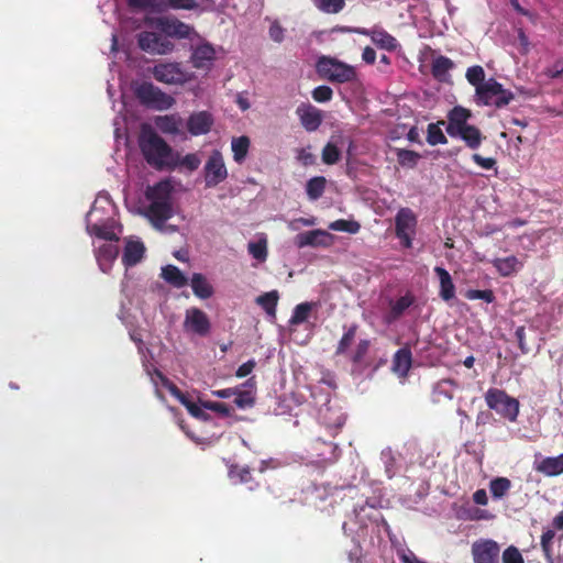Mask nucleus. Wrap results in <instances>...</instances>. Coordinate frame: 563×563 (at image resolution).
<instances>
[{"label": "nucleus", "mask_w": 563, "mask_h": 563, "mask_svg": "<svg viewBox=\"0 0 563 563\" xmlns=\"http://www.w3.org/2000/svg\"><path fill=\"white\" fill-rule=\"evenodd\" d=\"M139 147L145 162L156 170H167L174 156L173 147L150 125L143 124Z\"/></svg>", "instance_id": "1"}, {"label": "nucleus", "mask_w": 563, "mask_h": 563, "mask_svg": "<svg viewBox=\"0 0 563 563\" xmlns=\"http://www.w3.org/2000/svg\"><path fill=\"white\" fill-rule=\"evenodd\" d=\"M172 190L173 187L168 180L159 181L146 190V198L151 202L145 216L156 229H162L164 223L173 217Z\"/></svg>", "instance_id": "2"}, {"label": "nucleus", "mask_w": 563, "mask_h": 563, "mask_svg": "<svg viewBox=\"0 0 563 563\" xmlns=\"http://www.w3.org/2000/svg\"><path fill=\"white\" fill-rule=\"evenodd\" d=\"M474 98L478 106L501 109L515 99V95L512 91L505 89L495 78H489L476 89Z\"/></svg>", "instance_id": "3"}, {"label": "nucleus", "mask_w": 563, "mask_h": 563, "mask_svg": "<svg viewBox=\"0 0 563 563\" xmlns=\"http://www.w3.org/2000/svg\"><path fill=\"white\" fill-rule=\"evenodd\" d=\"M133 92L140 103L146 108L163 111L173 107L175 99L150 81L136 82Z\"/></svg>", "instance_id": "4"}, {"label": "nucleus", "mask_w": 563, "mask_h": 563, "mask_svg": "<svg viewBox=\"0 0 563 563\" xmlns=\"http://www.w3.org/2000/svg\"><path fill=\"white\" fill-rule=\"evenodd\" d=\"M317 70L322 78L331 82L345 84L356 79L353 66L330 56H321L318 59Z\"/></svg>", "instance_id": "5"}, {"label": "nucleus", "mask_w": 563, "mask_h": 563, "mask_svg": "<svg viewBox=\"0 0 563 563\" xmlns=\"http://www.w3.org/2000/svg\"><path fill=\"white\" fill-rule=\"evenodd\" d=\"M485 402L487 407L496 411L500 417L515 422L519 416V401L518 399L509 396L504 389L489 388L485 395Z\"/></svg>", "instance_id": "6"}, {"label": "nucleus", "mask_w": 563, "mask_h": 563, "mask_svg": "<svg viewBox=\"0 0 563 563\" xmlns=\"http://www.w3.org/2000/svg\"><path fill=\"white\" fill-rule=\"evenodd\" d=\"M417 223V217L410 208L404 207L398 210L395 217V233L406 249L412 247Z\"/></svg>", "instance_id": "7"}, {"label": "nucleus", "mask_w": 563, "mask_h": 563, "mask_svg": "<svg viewBox=\"0 0 563 563\" xmlns=\"http://www.w3.org/2000/svg\"><path fill=\"white\" fill-rule=\"evenodd\" d=\"M203 172L206 186L209 188L216 187L227 179L228 169L220 151L214 150L211 152L209 158L206 162Z\"/></svg>", "instance_id": "8"}, {"label": "nucleus", "mask_w": 563, "mask_h": 563, "mask_svg": "<svg viewBox=\"0 0 563 563\" xmlns=\"http://www.w3.org/2000/svg\"><path fill=\"white\" fill-rule=\"evenodd\" d=\"M139 47L147 53L164 55L174 49V44L166 36L144 31L137 34Z\"/></svg>", "instance_id": "9"}, {"label": "nucleus", "mask_w": 563, "mask_h": 563, "mask_svg": "<svg viewBox=\"0 0 563 563\" xmlns=\"http://www.w3.org/2000/svg\"><path fill=\"white\" fill-rule=\"evenodd\" d=\"M184 329L199 336H207L211 330V322L205 311L192 307L186 310Z\"/></svg>", "instance_id": "10"}, {"label": "nucleus", "mask_w": 563, "mask_h": 563, "mask_svg": "<svg viewBox=\"0 0 563 563\" xmlns=\"http://www.w3.org/2000/svg\"><path fill=\"white\" fill-rule=\"evenodd\" d=\"M500 547L492 539H479L472 544L474 563H496Z\"/></svg>", "instance_id": "11"}, {"label": "nucleus", "mask_w": 563, "mask_h": 563, "mask_svg": "<svg viewBox=\"0 0 563 563\" xmlns=\"http://www.w3.org/2000/svg\"><path fill=\"white\" fill-rule=\"evenodd\" d=\"M152 73L157 81L167 85H179L186 80L185 73L177 63L157 64L154 66Z\"/></svg>", "instance_id": "12"}, {"label": "nucleus", "mask_w": 563, "mask_h": 563, "mask_svg": "<svg viewBox=\"0 0 563 563\" xmlns=\"http://www.w3.org/2000/svg\"><path fill=\"white\" fill-rule=\"evenodd\" d=\"M472 118L471 110L462 107L455 106L448 112V124H446V133L451 137H457V133L461 132L464 128H467L470 124L468 120Z\"/></svg>", "instance_id": "13"}, {"label": "nucleus", "mask_w": 563, "mask_h": 563, "mask_svg": "<svg viewBox=\"0 0 563 563\" xmlns=\"http://www.w3.org/2000/svg\"><path fill=\"white\" fill-rule=\"evenodd\" d=\"M332 243V236L327 231L317 229L307 232H302L296 235L295 244L299 247L312 246V247H328Z\"/></svg>", "instance_id": "14"}, {"label": "nucleus", "mask_w": 563, "mask_h": 563, "mask_svg": "<svg viewBox=\"0 0 563 563\" xmlns=\"http://www.w3.org/2000/svg\"><path fill=\"white\" fill-rule=\"evenodd\" d=\"M155 26L167 36L177 38H187L192 32V27L188 24L170 18H158Z\"/></svg>", "instance_id": "15"}, {"label": "nucleus", "mask_w": 563, "mask_h": 563, "mask_svg": "<svg viewBox=\"0 0 563 563\" xmlns=\"http://www.w3.org/2000/svg\"><path fill=\"white\" fill-rule=\"evenodd\" d=\"M213 122L214 120L210 112H194L187 120V130L194 136L203 135L210 132Z\"/></svg>", "instance_id": "16"}, {"label": "nucleus", "mask_w": 563, "mask_h": 563, "mask_svg": "<svg viewBox=\"0 0 563 563\" xmlns=\"http://www.w3.org/2000/svg\"><path fill=\"white\" fill-rule=\"evenodd\" d=\"M356 34L371 37L372 42L379 48L393 52L397 48V40L384 29L355 30Z\"/></svg>", "instance_id": "17"}, {"label": "nucleus", "mask_w": 563, "mask_h": 563, "mask_svg": "<svg viewBox=\"0 0 563 563\" xmlns=\"http://www.w3.org/2000/svg\"><path fill=\"white\" fill-rule=\"evenodd\" d=\"M216 59V49L209 43L196 46L192 51L190 62L197 69H210Z\"/></svg>", "instance_id": "18"}, {"label": "nucleus", "mask_w": 563, "mask_h": 563, "mask_svg": "<svg viewBox=\"0 0 563 563\" xmlns=\"http://www.w3.org/2000/svg\"><path fill=\"white\" fill-rule=\"evenodd\" d=\"M297 114L302 126L309 132L316 131L322 122L321 111L311 104L298 107Z\"/></svg>", "instance_id": "19"}, {"label": "nucleus", "mask_w": 563, "mask_h": 563, "mask_svg": "<svg viewBox=\"0 0 563 563\" xmlns=\"http://www.w3.org/2000/svg\"><path fill=\"white\" fill-rule=\"evenodd\" d=\"M119 255V246L113 243H104L98 247L96 251V258L99 264L100 269L103 273H108L112 263Z\"/></svg>", "instance_id": "20"}, {"label": "nucleus", "mask_w": 563, "mask_h": 563, "mask_svg": "<svg viewBox=\"0 0 563 563\" xmlns=\"http://www.w3.org/2000/svg\"><path fill=\"white\" fill-rule=\"evenodd\" d=\"M201 164V159L196 153H189L185 156H180L178 152L174 151V156L172 158V163L168 166L167 170H187V172H195L199 168Z\"/></svg>", "instance_id": "21"}, {"label": "nucleus", "mask_w": 563, "mask_h": 563, "mask_svg": "<svg viewBox=\"0 0 563 563\" xmlns=\"http://www.w3.org/2000/svg\"><path fill=\"white\" fill-rule=\"evenodd\" d=\"M144 253L145 246L143 242L128 240L122 255V263L126 267H132L142 261Z\"/></svg>", "instance_id": "22"}, {"label": "nucleus", "mask_w": 563, "mask_h": 563, "mask_svg": "<svg viewBox=\"0 0 563 563\" xmlns=\"http://www.w3.org/2000/svg\"><path fill=\"white\" fill-rule=\"evenodd\" d=\"M411 364L412 354L410 349L402 347L395 353L391 369L399 377H406L411 368Z\"/></svg>", "instance_id": "23"}, {"label": "nucleus", "mask_w": 563, "mask_h": 563, "mask_svg": "<svg viewBox=\"0 0 563 563\" xmlns=\"http://www.w3.org/2000/svg\"><path fill=\"white\" fill-rule=\"evenodd\" d=\"M313 450L318 452L317 455L320 459L319 461L323 464L334 463L340 455V450L336 444L332 442H325L320 439L316 440Z\"/></svg>", "instance_id": "24"}, {"label": "nucleus", "mask_w": 563, "mask_h": 563, "mask_svg": "<svg viewBox=\"0 0 563 563\" xmlns=\"http://www.w3.org/2000/svg\"><path fill=\"white\" fill-rule=\"evenodd\" d=\"M433 271L440 280L439 296L444 301L452 300L455 297V286L450 273L441 266H435Z\"/></svg>", "instance_id": "25"}, {"label": "nucleus", "mask_w": 563, "mask_h": 563, "mask_svg": "<svg viewBox=\"0 0 563 563\" xmlns=\"http://www.w3.org/2000/svg\"><path fill=\"white\" fill-rule=\"evenodd\" d=\"M534 468L550 477L563 474V453L558 456L544 457Z\"/></svg>", "instance_id": "26"}, {"label": "nucleus", "mask_w": 563, "mask_h": 563, "mask_svg": "<svg viewBox=\"0 0 563 563\" xmlns=\"http://www.w3.org/2000/svg\"><path fill=\"white\" fill-rule=\"evenodd\" d=\"M494 267L497 269L500 276L509 277L515 273L519 272L523 264L518 260L517 256L510 255L503 258H495L493 261Z\"/></svg>", "instance_id": "27"}, {"label": "nucleus", "mask_w": 563, "mask_h": 563, "mask_svg": "<svg viewBox=\"0 0 563 563\" xmlns=\"http://www.w3.org/2000/svg\"><path fill=\"white\" fill-rule=\"evenodd\" d=\"M459 387V383L452 378H444L439 380L433 387V400L439 402L443 399H453L454 391Z\"/></svg>", "instance_id": "28"}, {"label": "nucleus", "mask_w": 563, "mask_h": 563, "mask_svg": "<svg viewBox=\"0 0 563 563\" xmlns=\"http://www.w3.org/2000/svg\"><path fill=\"white\" fill-rule=\"evenodd\" d=\"M190 286L195 296L200 299H208L213 295V287L207 280V278L200 274L195 273L191 276Z\"/></svg>", "instance_id": "29"}, {"label": "nucleus", "mask_w": 563, "mask_h": 563, "mask_svg": "<svg viewBox=\"0 0 563 563\" xmlns=\"http://www.w3.org/2000/svg\"><path fill=\"white\" fill-rule=\"evenodd\" d=\"M415 302V297L411 294H406L405 296H401L396 301L390 303V310L387 314V321L393 322L398 320L404 312L412 306Z\"/></svg>", "instance_id": "30"}, {"label": "nucleus", "mask_w": 563, "mask_h": 563, "mask_svg": "<svg viewBox=\"0 0 563 563\" xmlns=\"http://www.w3.org/2000/svg\"><path fill=\"white\" fill-rule=\"evenodd\" d=\"M155 124L163 133L176 135L180 131L181 119L174 114L161 115L155 119Z\"/></svg>", "instance_id": "31"}, {"label": "nucleus", "mask_w": 563, "mask_h": 563, "mask_svg": "<svg viewBox=\"0 0 563 563\" xmlns=\"http://www.w3.org/2000/svg\"><path fill=\"white\" fill-rule=\"evenodd\" d=\"M457 137H461L472 150L478 148L484 139L481 130L477 126L471 124L467 128L461 130V132L457 133Z\"/></svg>", "instance_id": "32"}, {"label": "nucleus", "mask_w": 563, "mask_h": 563, "mask_svg": "<svg viewBox=\"0 0 563 563\" xmlns=\"http://www.w3.org/2000/svg\"><path fill=\"white\" fill-rule=\"evenodd\" d=\"M454 67L453 62L446 56H438L433 59L431 66L432 76L440 81H443L450 69Z\"/></svg>", "instance_id": "33"}, {"label": "nucleus", "mask_w": 563, "mask_h": 563, "mask_svg": "<svg viewBox=\"0 0 563 563\" xmlns=\"http://www.w3.org/2000/svg\"><path fill=\"white\" fill-rule=\"evenodd\" d=\"M162 277L174 287L180 288L187 285V278L175 265H166L162 268Z\"/></svg>", "instance_id": "34"}, {"label": "nucleus", "mask_w": 563, "mask_h": 563, "mask_svg": "<svg viewBox=\"0 0 563 563\" xmlns=\"http://www.w3.org/2000/svg\"><path fill=\"white\" fill-rule=\"evenodd\" d=\"M317 307V302H301L297 305L292 311L289 323L291 325H298L306 322L313 308Z\"/></svg>", "instance_id": "35"}, {"label": "nucleus", "mask_w": 563, "mask_h": 563, "mask_svg": "<svg viewBox=\"0 0 563 563\" xmlns=\"http://www.w3.org/2000/svg\"><path fill=\"white\" fill-rule=\"evenodd\" d=\"M250 144V139L245 135L233 137L231 147L233 152V159L236 163L241 164L244 162L249 153Z\"/></svg>", "instance_id": "36"}, {"label": "nucleus", "mask_w": 563, "mask_h": 563, "mask_svg": "<svg viewBox=\"0 0 563 563\" xmlns=\"http://www.w3.org/2000/svg\"><path fill=\"white\" fill-rule=\"evenodd\" d=\"M327 179L323 176L312 177L307 181L306 191L310 200H318L324 192Z\"/></svg>", "instance_id": "37"}, {"label": "nucleus", "mask_w": 563, "mask_h": 563, "mask_svg": "<svg viewBox=\"0 0 563 563\" xmlns=\"http://www.w3.org/2000/svg\"><path fill=\"white\" fill-rule=\"evenodd\" d=\"M279 296L277 290H272L269 292H265L256 298V302L264 309V311L275 318L276 316V306L278 302Z\"/></svg>", "instance_id": "38"}, {"label": "nucleus", "mask_w": 563, "mask_h": 563, "mask_svg": "<svg viewBox=\"0 0 563 563\" xmlns=\"http://www.w3.org/2000/svg\"><path fill=\"white\" fill-rule=\"evenodd\" d=\"M358 325L357 324H351L343 333L341 340L339 341L336 349H335V355H346L347 351L353 343L356 332H357Z\"/></svg>", "instance_id": "39"}, {"label": "nucleus", "mask_w": 563, "mask_h": 563, "mask_svg": "<svg viewBox=\"0 0 563 563\" xmlns=\"http://www.w3.org/2000/svg\"><path fill=\"white\" fill-rule=\"evenodd\" d=\"M511 488V482L507 477H496L489 482V490L495 499H501Z\"/></svg>", "instance_id": "40"}, {"label": "nucleus", "mask_w": 563, "mask_h": 563, "mask_svg": "<svg viewBox=\"0 0 563 563\" xmlns=\"http://www.w3.org/2000/svg\"><path fill=\"white\" fill-rule=\"evenodd\" d=\"M87 232L90 235H95L99 239L109 241V242H118L119 238L115 234V232L112 230V228L108 225H100V224H88L87 225Z\"/></svg>", "instance_id": "41"}, {"label": "nucleus", "mask_w": 563, "mask_h": 563, "mask_svg": "<svg viewBox=\"0 0 563 563\" xmlns=\"http://www.w3.org/2000/svg\"><path fill=\"white\" fill-rule=\"evenodd\" d=\"M444 121H438L437 123H430L427 129V142L434 146L438 144H446L448 139L442 132L440 125L444 124Z\"/></svg>", "instance_id": "42"}, {"label": "nucleus", "mask_w": 563, "mask_h": 563, "mask_svg": "<svg viewBox=\"0 0 563 563\" xmlns=\"http://www.w3.org/2000/svg\"><path fill=\"white\" fill-rule=\"evenodd\" d=\"M313 5L323 13L336 14L345 7V0H311Z\"/></svg>", "instance_id": "43"}, {"label": "nucleus", "mask_w": 563, "mask_h": 563, "mask_svg": "<svg viewBox=\"0 0 563 563\" xmlns=\"http://www.w3.org/2000/svg\"><path fill=\"white\" fill-rule=\"evenodd\" d=\"M397 161L402 167L413 168L420 159V154L406 148H397Z\"/></svg>", "instance_id": "44"}, {"label": "nucleus", "mask_w": 563, "mask_h": 563, "mask_svg": "<svg viewBox=\"0 0 563 563\" xmlns=\"http://www.w3.org/2000/svg\"><path fill=\"white\" fill-rule=\"evenodd\" d=\"M329 229H331L333 231L347 232V233L355 234L360 231L361 225L358 222L353 221V220L340 219L334 222H331L329 225Z\"/></svg>", "instance_id": "45"}, {"label": "nucleus", "mask_w": 563, "mask_h": 563, "mask_svg": "<svg viewBox=\"0 0 563 563\" xmlns=\"http://www.w3.org/2000/svg\"><path fill=\"white\" fill-rule=\"evenodd\" d=\"M466 79L467 81L475 87V90L478 89V87L482 84H485V71L482 66L475 65L466 70Z\"/></svg>", "instance_id": "46"}, {"label": "nucleus", "mask_w": 563, "mask_h": 563, "mask_svg": "<svg viewBox=\"0 0 563 563\" xmlns=\"http://www.w3.org/2000/svg\"><path fill=\"white\" fill-rule=\"evenodd\" d=\"M554 537H555V532L552 529H548L547 531H544L541 537V547L545 554L547 560L550 563H553V561H554V556H553V552H552Z\"/></svg>", "instance_id": "47"}, {"label": "nucleus", "mask_w": 563, "mask_h": 563, "mask_svg": "<svg viewBox=\"0 0 563 563\" xmlns=\"http://www.w3.org/2000/svg\"><path fill=\"white\" fill-rule=\"evenodd\" d=\"M341 153L336 145L329 142L322 150V162L327 165L336 164L340 161Z\"/></svg>", "instance_id": "48"}, {"label": "nucleus", "mask_w": 563, "mask_h": 563, "mask_svg": "<svg viewBox=\"0 0 563 563\" xmlns=\"http://www.w3.org/2000/svg\"><path fill=\"white\" fill-rule=\"evenodd\" d=\"M249 253L257 261H265L267 257V244L265 240L249 243Z\"/></svg>", "instance_id": "49"}, {"label": "nucleus", "mask_w": 563, "mask_h": 563, "mask_svg": "<svg viewBox=\"0 0 563 563\" xmlns=\"http://www.w3.org/2000/svg\"><path fill=\"white\" fill-rule=\"evenodd\" d=\"M234 404L241 408L252 407L255 402L254 394L251 390H236L235 389Z\"/></svg>", "instance_id": "50"}, {"label": "nucleus", "mask_w": 563, "mask_h": 563, "mask_svg": "<svg viewBox=\"0 0 563 563\" xmlns=\"http://www.w3.org/2000/svg\"><path fill=\"white\" fill-rule=\"evenodd\" d=\"M371 346L369 340H360L353 353L350 354V361L353 364H360L365 355L368 353Z\"/></svg>", "instance_id": "51"}, {"label": "nucleus", "mask_w": 563, "mask_h": 563, "mask_svg": "<svg viewBox=\"0 0 563 563\" xmlns=\"http://www.w3.org/2000/svg\"><path fill=\"white\" fill-rule=\"evenodd\" d=\"M465 297L470 300H484L487 303H492L495 300V294L492 289H468L465 292Z\"/></svg>", "instance_id": "52"}, {"label": "nucleus", "mask_w": 563, "mask_h": 563, "mask_svg": "<svg viewBox=\"0 0 563 563\" xmlns=\"http://www.w3.org/2000/svg\"><path fill=\"white\" fill-rule=\"evenodd\" d=\"M161 4L167 9H184V10H194L197 8V2L195 0H159Z\"/></svg>", "instance_id": "53"}, {"label": "nucleus", "mask_w": 563, "mask_h": 563, "mask_svg": "<svg viewBox=\"0 0 563 563\" xmlns=\"http://www.w3.org/2000/svg\"><path fill=\"white\" fill-rule=\"evenodd\" d=\"M395 549L397 558L401 563H423L416 558L415 553L410 549L401 544L395 545Z\"/></svg>", "instance_id": "54"}, {"label": "nucleus", "mask_w": 563, "mask_h": 563, "mask_svg": "<svg viewBox=\"0 0 563 563\" xmlns=\"http://www.w3.org/2000/svg\"><path fill=\"white\" fill-rule=\"evenodd\" d=\"M312 98L317 102H328L332 99L333 91L329 86H318L316 87L312 92Z\"/></svg>", "instance_id": "55"}, {"label": "nucleus", "mask_w": 563, "mask_h": 563, "mask_svg": "<svg viewBox=\"0 0 563 563\" xmlns=\"http://www.w3.org/2000/svg\"><path fill=\"white\" fill-rule=\"evenodd\" d=\"M503 563H525L520 551L514 547H508L503 553Z\"/></svg>", "instance_id": "56"}, {"label": "nucleus", "mask_w": 563, "mask_h": 563, "mask_svg": "<svg viewBox=\"0 0 563 563\" xmlns=\"http://www.w3.org/2000/svg\"><path fill=\"white\" fill-rule=\"evenodd\" d=\"M473 162L481 166L484 169H492L496 166V159L493 157H483L482 155L475 153L472 155Z\"/></svg>", "instance_id": "57"}, {"label": "nucleus", "mask_w": 563, "mask_h": 563, "mask_svg": "<svg viewBox=\"0 0 563 563\" xmlns=\"http://www.w3.org/2000/svg\"><path fill=\"white\" fill-rule=\"evenodd\" d=\"M516 339L518 341L519 349L522 354H528L530 349L526 342V328L523 325L518 327L515 332Z\"/></svg>", "instance_id": "58"}, {"label": "nucleus", "mask_w": 563, "mask_h": 563, "mask_svg": "<svg viewBox=\"0 0 563 563\" xmlns=\"http://www.w3.org/2000/svg\"><path fill=\"white\" fill-rule=\"evenodd\" d=\"M188 410V412L195 417V418H200V419H206V413L205 411L202 410L201 407H199L198 405H196L195 402L188 400L187 398L185 400H183L181 402Z\"/></svg>", "instance_id": "59"}, {"label": "nucleus", "mask_w": 563, "mask_h": 563, "mask_svg": "<svg viewBox=\"0 0 563 563\" xmlns=\"http://www.w3.org/2000/svg\"><path fill=\"white\" fill-rule=\"evenodd\" d=\"M256 366V362L254 360H250L242 365L239 366V368L235 372V376L239 378L246 377L252 373L254 367Z\"/></svg>", "instance_id": "60"}, {"label": "nucleus", "mask_w": 563, "mask_h": 563, "mask_svg": "<svg viewBox=\"0 0 563 563\" xmlns=\"http://www.w3.org/2000/svg\"><path fill=\"white\" fill-rule=\"evenodd\" d=\"M269 36L274 42L280 43L284 40V29L278 22H274L269 26Z\"/></svg>", "instance_id": "61"}, {"label": "nucleus", "mask_w": 563, "mask_h": 563, "mask_svg": "<svg viewBox=\"0 0 563 563\" xmlns=\"http://www.w3.org/2000/svg\"><path fill=\"white\" fill-rule=\"evenodd\" d=\"M128 4L135 9H154L156 8V0H128Z\"/></svg>", "instance_id": "62"}, {"label": "nucleus", "mask_w": 563, "mask_h": 563, "mask_svg": "<svg viewBox=\"0 0 563 563\" xmlns=\"http://www.w3.org/2000/svg\"><path fill=\"white\" fill-rule=\"evenodd\" d=\"M231 473L233 475H235L236 477H239L241 483L246 484V483H250L253 481L251 471L247 467H241V468H238L236 471L231 470Z\"/></svg>", "instance_id": "63"}, {"label": "nucleus", "mask_w": 563, "mask_h": 563, "mask_svg": "<svg viewBox=\"0 0 563 563\" xmlns=\"http://www.w3.org/2000/svg\"><path fill=\"white\" fill-rule=\"evenodd\" d=\"M362 559V548L358 543H353L349 551V560L351 563H360Z\"/></svg>", "instance_id": "64"}]
</instances>
